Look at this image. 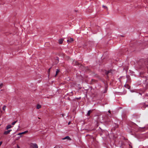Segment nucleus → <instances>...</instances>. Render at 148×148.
Masks as SVG:
<instances>
[{"mask_svg":"<svg viewBox=\"0 0 148 148\" xmlns=\"http://www.w3.org/2000/svg\"><path fill=\"white\" fill-rule=\"evenodd\" d=\"M12 127V126L11 125H8L6 127V129L8 130L9 129L11 128Z\"/></svg>","mask_w":148,"mask_h":148,"instance_id":"nucleus-6","label":"nucleus"},{"mask_svg":"<svg viewBox=\"0 0 148 148\" xmlns=\"http://www.w3.org/2000/svg\"><path fill=\"white\" fill-rule=\"evenodd\" d=\"M3 86V84L2 83H1L0 84V89L2 88V87Z\"/></svg>","mask_w":148,"mask_h":148,"instance_id":"nucleus-17","label":"nucleus"},{"mask_svg":"<svg viewBox=\"0 0 148 148\" xmlns=\"http://www.w3.org/2000/svg\"><path fill=\"white\" fill-rule=\"evenodd\" d=\"M103 7L105 9H108V8L107 7L105 6L104 5H103Z\"/></svg>","mask_w":148,"mask_h":148,"instance_id":"nucleus-19","label":"nucleus"},{"mask_svg":"<svg viewBox=\"0 0 148 148\" xmlns=\"http://www.w3.org/2000/svg\"><path fill=\"white\" fill-rule=\"evenodd\" d=\"M56 58H57V60L58 61V60H59V58L57 57Z\"/></svg>","mask_w":148,"mask_h":148,"instance_id":"nucleus-23","label":"nucleus"},{"mask_svg":"<svg viewBox=\"0 0 148 148\" xmlns=\"http://www.w3.org/2000/svg\"><path fill=\"white\" fill-rule=\"evenodd\" d=\"M18 148H20V147L19 146H18Z\"/></svg>","mask_w":148,"mask_h":148,"instance_id":"nucleus-25","label":"nucleus"},{"mask_svg":"<svg viewBox=\"0 0 148 148\" xmlns=\"http://www.w3.org/2000/svg\"><path fill=\"white\" fill-rule=\"evenodd\" d=\"M12 131V130H10L6 131H5L4 132V134L5 135H7L9 134L10 132Z\"/></svg>","mask_w":148,"mask_h":148,"instance_id":"nucleus-3","label":"nucleus"},{"mask_svg":"<svg viewBox=\"0 0 148 148\" xmlns=\"http://www.w3.org/2000/svg\"><path fill=\"white\" fill-rule=\"evenodd\" d=\"M21 133H18L17 135H20V136L19 137V138H20L22 136H21V135L22 134H21Z\"/></svg>","mask_w":148,"mask_h":148,"instance_id":"nucleus-18","label":"nucleus"},{"mask_svg":"<svg viewBox=\"0 0 148 148\" xmlns=\"http://www.w3.org/2000/svg\"><path fill=\"white\" fill-rule=\"evenodd\" d=\"M92 112V111H91V110H89L88 111L87 114V115L88 116H90V113Z\"/></svg>","mask_w":148,"mask_h":148,"instance_id":"nucleus-9","label":"nucleus"},{"mask_svg":"<svg viewBox=\"0 0 148 148\" xmlns=\"http://www.w3.org/2000/svg\"><path fill=\"white\" fill-rule=\"evenodd\" d=\"M140 105H141V106H142V107L144 106H145V103H140Z\"/></svg>","mask_w":148,"mask_h":148,"instance_id":"nucleus-13","label":"nucleus"},{"mask_svg":"<svg viewBox=\"0 0 148 148\" xmlns=\"http://www.w3.org/2000/svg\"><path fill=\"white\" fill-rule=\"evenodd\" d=\"M70 123H71V121H69V123H68V125H69V124H70Z\"/></svg>","mask_w":148,"mask_h":148,"instance_id":"nucleus-22","label":"nucleus"},{"mask_svg":"<svg viewBox=\"0 0 148 148\" xmlns=\"http://www.w3.org/2000/svg\"><path fill=\"white\" fill-rule=\"evenodd\" d=\"M17 120L16 121H14V122L12 123V124L13 125H15V124L17 122Z\"/></svg>","mask_w":148,"mask_h":148,"instance_id":"nucleus-15","label":"nucleus"},{"mask_svg":"<svg viewBox=\"0 0 148 148\" xmlns=\"http://www.w3.org/2000/svg\"><path fill=\"white\" fill-rule=\"evenodd\" d=\"M125 87L127 89H129L130 88V86L128 84H125L124 85Z\"/></svg>","mask_w":148,"mask_h":148,"instance_id":"nucleus-7","label":"nucleus"},{"mask_svg":"<svg viewBox=\"0 0 148 148\" xmlns=\"http://www.w3.org/2000/svg\"><path fill=\"white\" fill-rule=\"evenodd\" d=\"M110 73V72L109 71H108L106 72V73L107 75L109 73Z\"/></svg>","mask_w":148,"mask_h":148,"instance_id":"nucleus-21","label":"nucleus"},{"mask_svg":"<svg viewBox=\"0 0 148 148\" xmlns=\"http://www.w3.org/2000/svg\"><path fill=\"white\" fill-rule=\"evenodd\" d=\"M51 68H49V69H48V73L49 74V73L50 72V69H51Z\"/></svg>","mask_w":148,"mask_h":148,"instance_id":"nucleus-20","label":"nucleus"},{"mask_svg":"<svg viewBox=\"0 0 148 148\" xmlns=\"http://www.w3.org/2000/svg\"><path fill=\"white\" fill-rule=\"evenodd\" d=\"M41 107V106L39 105V104H38L37 105V106H36V108L37 109H40V108Z\"/></svg>","mask_w":148,"mask_h":148,"instance_id":"nucleus-10","label":"nucleus"},{"mask_svg":"<svg viewBox=\"0 0 148 148\" xmlns=\"http://www.w3.org/2000/svg\"><path fill=\"white\" fill-rule=\"evenodd\" d=\"M148 107V105H145V106H143L142 107H141V108H142V109L144 110V109H145L146 107Z\"/></svg>","mask_w":148,"mask_h":148,"instance_id":"nucleus-8","label":"nucleus"},{"mask_svg":"<svg viewBox=\"0 0 148 148\" xmlns=\"http://www.w3.org/2000/svg\"><path fill=\"white\" fill-rule=\"evenodd\" d=\"M28 132V131H25V132H23L21 133V134H24L26 133H27Z\"/></svg>","mask_w":148,"mask_h":148,"instance_id":"nucleus-16","label":"nucleus"},{"mask_svg":"<svg viewBox=\"0 0 148 148\" xmlns=\"http://www.w3.org/2000/svg\"><path fill=\"white\" fill-rule=\"evenodd\" d=\"M30 145L32 148H38V146L36 143H31Z\"/></svg>","mask_w":148,"mask_h":148,"instance_id":"nucleus-1","label":"nucleus"},{"mask_svg":"<svg viewBox=\"0 0 148 148\" xmlns=\"http://www.w3.org/2000/svg\"><path fill=\"white\" fill-rule=\"evenodd\" d=\"M62 139L63 140L66 139L67 140H71V139L70 138V137L68 136H66L64 138H62Z\"/></svg>","mask_w":148,"mask_h":148,"instance_id":"nucleus-4","label":"nucleus"},{"mask_svg":"<svg viewBox=\"0 0 148 148\" xmlns=\"http://www.w3.org/2000/svg\"><path fill=\"white\" fill-rule=\"evenodd\" d=\"M108 112H109V113H110V110H109L108 111Z\"/></svg>","mask_w":148,"mask_h":148,"instance_id":"nucleus-24","label":"nucleus"},{"mask_svg":"<svg viewBox=\"0 0 148 148\" xmlns=\"http://www.w3.org/2000/svg\"><path fill=\"white\" fill-rule=\"evenodd\" d=\"M69 39H68L67 40L68 43H69L72 42L74 41V39L72 38H69Z\"/></svg>","mask_w":148,"mask_h":148,"instance_id":"nucleus-2","label":"nucleus"},{"mask_svg":"<svg viewBox=\"0 0 148 148\" xmlns=\"http://www.w3.org/2000/svg\"><path fill=\"white\" fill-rule=\"evenodd\" d=\"M6 108V106L4 105V106L3 107V111H5V109Z\"/></svg>","mask_w":148,"mask_h":148,"instance_id":"nucleus-14","label":"nucleus"},{"mask_svg":"<svg viewBox=\"0 0 148 148\" xmlns=\"http://www.w3.org/2000/svg\"><path fill=\"white\" fill-rule=\"evenodd\" d=\"M64 40L63 38H60L59 40V43L60 44H62L63 41Z\"/></svg>","mask_w":148,"mask_h":148,"instance_id":"nucleus-5","label":"nucleus"},{"mask_svg":"<svg viewBox=\"0 0 148 148\" xmlns=\"http://www.w3.org/2000/svg\"><path fill=\"white\" fill-rule=\"evenodd\" d=\"M59 71H59V69H57L56 70V75H55V77L58 74V73L59 72Z\"/></svg>","mask_w":148,"mask_h":148,"instance_id":"nucleus-11","label":"nucleus"},{"mask_svg":"<svg viewBox=\"0 0 148 148\" xmlns=\"http://www.w3.org/2000/svg\"><path fill=\"white\" fill-rule=\"evenodd\" d=\"M54 148H62V146H55Z\"/></svg>","mask_w":148,"mask_h":148,"instance_id":"nucleus-12","label":"nucleus"}]
</instances>
